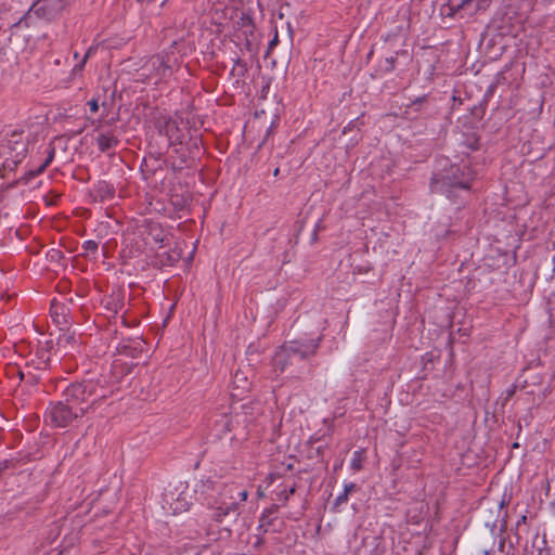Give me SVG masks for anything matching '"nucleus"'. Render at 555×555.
I'll return each instance as SVG.
<instances>
[{
    "instance_id": "f257e3e1",
    "label": "nucleus",
    "mask_w": 555,
    "mask_h": 555,
    "mask_svg": "<svg viewBox=\"0 0 555 555\" xmlns=\"http://www.w3.org/2000/svg\"><path fill=\"white\" fill-rule=\"evenodd\" d=\"M319 346L318 340L302 343L298 340L285 343L275 353L273 365L281 372L291 371L298 362L315 353Z\"/></svg>"
},
{
    "instance_id": "f03ea898",
    "label": "nucleus",
    "mask_w": 555,
    "mask_h": 555,
    "mask_svg": "<svg viewBox=\"0 0 555 555\" xmlns=\"http://www.w3.org/2000/svg\"><path fill=\"white\" fill-rule=\"evenodd\" d=\"M247 498V490H238L234 485L227 486L210 507L211 518L218 522L225 517L236 519L240 515V502H245Z\"/></svg>"
},
{
    "instance_id": "7ed1b4c3",
    "label": "nucleus",
    "mask_w": 555,
    "mask_h": 555,
    "mask_svg": "<svg viewBox=\"0 0 555 555\" xmlns=\"http://www.w3.org/2000/svg\"><path fill=\"white\" fill-rule=\"evenodd\" d=\"M431 191L436 193H447L450 197L457 191H466L469 189L468 179L464 171L456 165L450 166L442 173L435 175L430 184Z\"/></svg>"
},
{
    "instance_id": "20e7f679",
    "label": "nucleus",
    "mask_w": 555,
    "mask_h": 555,
    "mask_svg": "<svg viewBox=\"0 0 555 555\" xmlns=\"http://www.w3.org/2000/svg\"><path fill=\"white\" fill-rule=\"evenodd\" d=\"M178 66V57L172 52H164L151 56L142 66V76L146 80L158 83L170 77Z\"/></svg>"
},
{
    "instance_id": "39448f33",
    "label": "nucleus",
    "mask_w": 555,
    "mask_h": 555,
    "mask_svg": "<svg viewBox=\"0 0 555 555\" xmlns=\"http://www.w3.org/2000/svg\"><path fill=\"white\" fill-rule=\"evenodd\" d=\"M95 396V384L92 382L88 383H74L65 387L63 390L62 401L76 413L85 415L88 409L93 403L92 398Z\"/></svg>"
},
{
    "instance_id": "423d86ee",
    "label": "nucleus",
    "mask_w": 555,
    "mask_h": 555,
    "mask_svg": "<svg viewBox=\"0 0 555 555\" xmlns=\"http://www.w3.org/2000/svg\"><path fill=\"white\" fill-rule=\"evenodd\" d=\"M82 416L83 415L80 413H76L72 406L60 400L49 408L46 414V421L50 422L54 427L64 428L72 424L73 421Z\"/></svg>"
},
{
    "instance_id": "0eeeda50",
    "label": "nucleus",
    "mask_w": 555,
    "mask_h": 555,
    "mask_svg": "<svg viewBox=\"0 0 555 555\" xmlns=\"http://www.w3.org/2000/svg\"><path fill=\"white\" fill-rule=\"evenodd\" d=\"M68 4V0H37L31 12L39 17L52 20L61 14Z\"/></svg>"
},
{
    "instance_id": "6e6552de",
    "label": "nucleus",
    "mask_w": 555,
    "mask_h": 555,
    "mask_svg": "<svg viewBox=\"0 0 555 555\" xmlns=\"http://www.w3.org/2000/svg\"><path fill=\"white\" fill-rule=\"evenodd\" d=\"M449 14L453 15L457 12H463L464 16H472L479 11L486 10L489 7L488 0H450Z\"/></svg>"
},
{
    "instance_id": "1a4fd4ad",
    "label": "nucleus",
    "mask_w": 555,
    "mask_h": 555,
    "mask_svg": "<svg viewBox=\"0 0 555 555\" xmlns=\"http://www.w3.org/2000/svg\"><path fill=\"white\" fill-rule=\"evenodd\" d=\"M95 132L98 133L95 137V142L98 144L99 151L107 152L118 144V139L113 132H102L98 128L95 129Z\"/></svg>"
},
{
    "instance_id": "9d476101",
    "label": "nucleus",
    "mask_w": 555,
    "mask_h": 555,
    "mask_svg": "<svg viewBox=\"0 0 555 555\" xmlns=\"http://www.w3.org/2000/svg\"><path fill=\"white\" fill-rule=\"evenodd\" d=\"M233 385H234V388L236 390H238V393H237V396H238L244 392H247L250 389L251 384L248 379L247 374L242 370H237L234 374Z\"/></svg>"
},
{
    "instance_id": "9b49d317",
    "label": "nucleus",
    "mask_w": 555,
    "mask_h": 555,
    "mask_svg": "<svg viewBox=\"0 0 555 555\" xmlns=\"http://www.w3.org/2000/svg\"><path fill=\"white\" fill-rule=\"evenodd\" d=\"M51 315L56 324H67L65 307L63 305L53 301L51 305Z\"/></svg>"
},
{
    "instance_id": "f8f14e48",
    "label": "nucleus",
    "mask_w": 555,
    "mask_h": 555,
    "mask_svg": "<svg viewBox=\"0 0 555 555\" xmlns=\"http://www.w3.org/2000/svg\"><path fill=\"white\" fill-rule=\"evenodd\" d=\"M157 257L163 266H172L180 259L181 253L177 249H172L170 251L157 254Z\"/></svg>"
},
{
    "instance_id": "ddd939ff",
    "label": "nucleus",
    "mask_w": 555,
    "mask_h": 555,
    "mask_svg": "<svg viewBox=\"0 0 555 555\" xmlns=\"http://www.w3.org/2000/svg\"><path fill=\"white\" fill-rule=\"evenodd\" d=\"M245 421L246 420H243L240 413L235 412L229 418L225 416L224 420L220 422V425L223 427V431L229 433L235 427V425H240Z\"/></svg>"
},
{
    "instance_id": "4468645a",
    "label": "nucleus",
    "mask_w": 555,
    "mask_h": 555,
    "mask_svg": "<svg viewBox=\"0 0 555 555\" xmlns=\"http://www.w3.org/2000/svg\"><path fill=\"white\" fill-rule=\"evenodd\" d=\"M168 503L170 505V508H171L173 515L180 514V513L186 511L189 507L188 502L183 498H177L173 503H171V502H168Z\"/></svg>"
},
{
    "instance_id": "2eb2a0df",
    "label": "nucleus",
    "mask_w": 555,
    "mask_h": 555,
    "mask_svg": "<svg viewBox=\"0 0 555 555\" xmlns=\"http://www.w3.org/2000/svg\"><path fill=\"white\" fill-rule=\"evenodd\" d=\"M363 453H364L363 450L353 452V456H352L350 466H351V469H353L354 472H359L362 468V462L364 459Z\"/></svg>"
},
{
    "instance_id": "dca6fc26",
    "label": "nucleus",
    "mask_w": 555,
    "mask_h": 555,
    "mask_svg": "<svg viewBox=\"0 0 555 555\" xmlns=\"http://www.w3.org/2000/svg\"><path fill=\"white\" fill-rule=\"evenodd\" d=\"M74 341H75V334H74V333H72V334H69V333H65V334H63V335H61V336L59 337V339H57V345H59L62 349L66 350V349H67V347H68L69 345H72Z\"/></svg>"
},
{
    "instance_id": "f3484780",
    "label": "nucleus",
    "mask_w": 555,
    "mask_h": 555,
    "mask_svg": "<svg viewBox=\"0 0 555 555\" xmlns=\"http://www.w3.org/2000/svg\"><path fill=\"white\" fill-rule=\"evenodd\" d=\"M53 157H54V149H51L46 160L37 168L36 171H31V175H38V173L42 172L49 166V164L52 162Z\"/></svg>"
},
{
    "instance_id": "a211bd4d",
    "label": "nucleus",
    "mask_w": 555,
    "mask_h": 555,
    "mask_svg": "<svg viewBox=\"0 0 555 555\" xmlns=\"http://www.w3.org/2000/svg\"><path fill=\"white\" fill-rule=\"evenodd\" d=\"M245 70H246L245 64L241 63L240 61H236V63L232 69V73H233V75L240 77V76L244 75Z\"/></svg>"
},
{
    "instance_id": "6ab92c4d",
    "label": "nucleus",
    "mask_w": 555,
    "mask_h": 555,
    "mask_svg": "<svg viewBox=\"0 0 555 555\" xmlns=\"http://www.w3.org/2000/svg\"><path fill=\"white\" fill-rule=\"evenodd\" d=\"M83 247L86 250L95 251L98 249V243L94 241H87Z\"/></svg>"
},
{
    "instance_id": "aec40b11",
    "label": "nucleus",
    "mask_w": 555,
    "mask_h": 555,
    "mask_svg": "<svg viewBox=\"0 0 555 555\" xmlns=\"http://www.w3.org/2000/svg\"><path fill=\"white\" fill-rule=\"evenodd\" d=\"M347 500H348V495L343 492L341 494H339L336 498L335 505L336 506L341 505L343 503L347 502Z\"/></svg>"
},
{
    "instance_id": "412c9836",
    "label": "nucleus",
    "mask_w": 555,
    "mask_h": 555,
    "mask_svg": "<svg viewBox=\"0 0 555 555\" xmlns=\"http://www.w3.org/2000/svg\"><path fill=\"white\" fill-rule=\"evenodd\" d=\"M86 62L87 61H85V57H83L82 61L73 68V75L79 74L83 69Z\"/></svg>"
},
{
    "instance_id": "4be33fe9",
    "label": "nucleus",
    "mask_w": 555,
    "mask_h": 555,
    "mask_svg": "<svg viewBox=\"0 0 555 555\" xmlns=\"http://www.w3.org/2000/svg\"><path fill=\"white\" fill-rule=\"evenodd\" d=\"M88 105L90 106V109L92 113L98 112V109H99L98 100L92 99L91 101L88 102Z\"/></svg>"
},
{
    "instance_id": "5701e85b",
    "label": "nucleus",
    "mask_w": 555,
    "mask_h": 555,
    "mask_svg": "<svg viewBox=\"0 0 555 555\" xmlns=\"http://www.w3.org/2000/svg\"><path fill=\"white\" fill-rule=\"evenodd\" d=\"M392 68H393V57L386 59V60H385V66H384V69H385V70H391Z\"/></svg>"
},
{
    "instance_id": "b1692460",
    "label": "nucleus",
    "mask_w": 555,
    "mask_h": 555,
    "mask_svg": "<svg viewBox=\"0 0 555 555\" xmlns=\"http://www.w3.org/2000/svg\"><path fill=\"white\" fill-rule=\"evenodd\" d=\"M356 489V485L354 483H349V485H346L345 488H344V493H346L347 495Z\"/></svg>"
},
{
    "instance_id": "393cba45",
    "label": "nucleus",
    "mask_w": 555,
    "mask_h": 555,
    "mask_svg": "<svg viewBox=\"0 0 555 555\" xmlns=\"http://www.w3.org/2000/svg\"><path fill=\"white\" fill-rule=\"evenodd\" d=\"M94 50H95V47H90V48L88 49V51L86 52V54H85V56H83V57H85V61H87V60L90 57V55L93 53V51H94Z\"/></svg>"
},
{
    "instance_id": "a878e982",
    "label": "nucleus",
    "mask_w": 555,
    "mask_h": 555,
    "mask_svg": "<svg viewBox=\"0 0 555 555\" xmlns=\"http://www.w3.org/2000/svg\"><path fill=\"white\" fill-rule=\"evenodd\" d=\"M268 524H269L268 516L267 515H262V517L260 519V527H264Z\"/></svg>"
},
{
    "instance_id": "bb28decb",
    "label": "nucleus",
    "mask_w": 555,
    "mask_h": 555,
    "mask_svg": "<svg viewBox=\"0 0 555 555\" xmlns=\"http://www.w3.org/2000/svg\"><path fill=\"white\" fill-rule=\"evenodd\" d=\"M278 43V35L269 43V49H272Z\"/></svg>"
},
{
    "instance_id": "cd10ccee",
    "label": "nucleus",
    "mask_w": 555,
    "mask_h": 555,
    "mask_svg": "<svg viewBox=\"0 0 555 555\" xmlns=\"http://www.w3.org/2000/svg\"><path fill=\"white\" fill-rule=\"evenodd\" d=\"M212 481L211 480H207L205 483H204V487H206L207 489H210L212 488Z\"/></svg>"
},
{
    "instance_id": "c85d7f7f",
    "label": "nucleus",
    "mask_w": 555,
    "mask_h": 555,
    "mask_svg": "<svg viewBox=\"0 0 555 555\" xmlns=\"http://www.w3.org/2000/svg\"><path fill=\"white\" fill-rule=\"evenodd\" d=\"M424 101V98L416 99L413 104H421Z\"/></svg>"
},
{
    "instance_id": "c756f323",
    "label": "nucleus",
    "mask_w": 555,
    "mask_h": 555,
    "mask_svg": "<svg viewBox=\"0 0 555 555\" xmlns=\"http://www.w3.org/2000/svg\"><path fill=\"white\" fill-rule=\"evenodd\" d=\"M155 241H156V242H160V243H163V242H164V238H163V237H162V238H158V237L156 236V237H155Z\"/></svg>"
},
{
    "instance_id": "7c9ffc66",
    "label": "nucleus",
    "mask_w": 555,
    "mask_h": 555,
    "mask_svg": "<svg viewBox=\"0 0 555 555\" xmlns=\"http://www.w3.org/2000/svg\"><path fill=\"white\" fill-rule=\"evenodd\" d=\"M294 492H295V488L293 487V488L289 489L288 493L293 494Z\"/></svg>"
},
{
    "instance_id": "2f4dec72",
    "label": "nucleus",
    "mask_w": 555,
    "mask_h": 555,
    "mask_svg": "<svg viewBox=\"0 0 555 555\" xmlns=\"http://www.w3.org/2000/svg\"><path fill=\"white\" fill-rule=\"evenodd\" d=\"M279 171H280V170H279V168H276V169L274 170L273 175H274V176H278V175H279Z\"/></svg>"
},
{
    "instance_id": "473e14b6",
    "label": "nucleus",
    "mask_w": 555,
    "mask_h": 555,
    "mask_svg": "<svg viewBox=\"0 0 555 555\" xmlns=\"http://www.w3.org/2000/svg\"><path fill=\"white\" fill-rule=\"evenodd\" d=\"M78 56H79L78 52H75V53H74V57H75V59H78Z\"/></svg>"
},
{
    "instance_id": "72a5a7b5",
    "label": "nucleus",
    "mask_w": 555,
    "mask_h": 555,
    "mask_svg": "<svg viewBox=\"0 0 555 555\" xmlns=\"http://www.w3.org/2000/svg\"><path fill=\"white\" fill-rule=\"evenodd\" d=\"M553 263H554L553 272L555 273V256H554V259H553Z\"/></svg>"
},
{
    "instance_id": "f704fd0d",
    "label": "nucleus",
    "mask_w": 555,
    "mask_h": 555,
    "mask_svg": "<svg viewBox=\"0 0 555 555\" xmlns=\"http://www.w3.org/2000/svg\"><path fill=\"white\" fill-rule=\"evenodd\" d=\"M258 495L262 496L263 495L262 491H258Z\"/></svg>"
}]
</instances>
